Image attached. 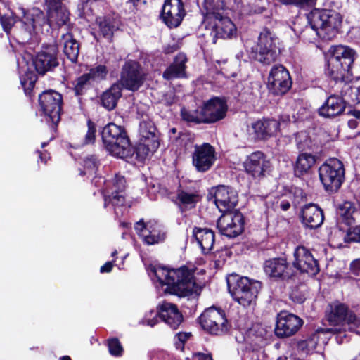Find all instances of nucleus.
<instances>
[{
  "label": "nucleus",
  "mask_w": 360,
  "mask_h": 360,
  "mask_svg": "<svg viewBox=\"0 0 360 360\" xmlns=\"http://www.w3.org/2000/svg\"><path fill=\"white\" fill-rule=\"evenodd\" d=\"M153 273L165 293L179 297L198 296L202 289V284L196 282L193 272L186 267L169 269L158 266L154 268Z\"/></svg>",
  "instance_id": "f257e3e1"
},
{
  "label": "nucleus",
  "mask_w": 360,
  "mask_h": 360,
  "mask_svg": "<svg viewBox=\"0 0 360 360\" xmlns=\"http://www.w3.org/2000/svg\"><path fill=\"white\" fill-rule=\"evenodd\" d=\"M45 3L47 6L46 20L39 8H34L27 11L24 8H20L22 14L21 21L30 34L46 22L50 26H61L65 25L69 20L70 13L67 8V0H45Z\"/></svg>",
  "instance_id": "f03ea898"
},
{
  "label": "nucleus",
  "mask_w": 360,
  "mask_h": 360,
  "mask_svg": "<svg viewBox=\"0 0 360 360\" xmlns=\"http://www.w3.org/2000/svg\"><path fill=\"white\" fill-rule=\"evenodd\" d=\"M326 75L335 82H348L352 78V66L356 52L349 46H332L327 54Z\"/></svg>",
  "instance_id": "7ed1b4c3"
},
{
  "label": "nucleus",
  "mask_w": 360,
  "mask_h": 360,
  "mask_svg": "<svg viewBox=\"0 0 360 360\" xmlns=\"http://www.w3.org/2000/svg\"><path fill=\"white\" fill-rule=\"evenodd\" d=\"M307 18L311 30L319 38L324 40L334 38L342 23L340 14L333 10L315 9Z\"/></svg>",
  "instance_id": "20e7f679"
},
{
  "label": "nucleus",
  "mask_w": 360,
  "mask_h": 360,
  "mask_svg": "<svg viewBox=\"0 0 360 360\" xmlns=\"http://www.w3.org/2000/svg\"><path fill=\"white\" fill-rule=\"evenodd\" d=\"M229 292L233 299L244 307L255 304L261 283L248 277L232 276L227 279Z\"/></svg>",
  "instance_id": "39448f33"
},
{
  "label": "nucleus",
  "mask_w": 360,
  "mask_h": 360,
  "mask_svg": "<svg viewBox=\"0 0 360 360\" xmlns=\"http://www.w3.org/2000/svg\"><path fill=\"white\" fill-rule=\"evenodd\" d=\"M101 134L105 148L112 155L124 158L131 153L129 138L122 127L109 123Z\"/></svg>",
  "instance_id": "423d86ee"
},
{
  "label": "nucleus",
  "mask_w": 360,
  "mask_h": 360,
  "mask_svg": "<svg viewBox=\"0 0 360 360\" xmlns=\"http://www.w3.org/2000/svg\"><path fill=\"white\" fill-rule=\"evenodd\" d=\"M319 175L326 191L336 192L340 188L345 177L343 164L337 158H330L320 166Z\"/></svg>",
  "instance_id": "0eeeda50"
},
{
  "label": "nucleus",
  "mask_w": 360,
  "mask_h": 360,
  "mask_svg": "<svg viewBox=\"0 0 360 360\" xmlns=\"http://www.w3.org/2000/svg\"><path fill=\"white\" fill-rule=\"evenodd\" d=\"M278 39L269 29H264L259 34L254 58L256 60L269 65L274 62L278 54Z\"/></svg>",
  "instance_id": "6e6552de"
},
{
  "label": "nucleus",
  "mask_w": 360,
  "mask_h": 360,
  "mask_svg": "<svg viewBox=\"0 0 360 360\" xmlns=\"http://www.w3.org/2000/svg\"><path fill=\"white\" fill-rule=\"evenodd\" d=\"M200 323L205 330L212 335H221L229 330L224 311L214 307L204 311L200 316Z\"/></svg>",
  "instance_id": "1a4fd4ad"
},
{
  "label": "nucleus",
  "mask_w": 360,
  "mask_h": 360,
  "mask_svg": "<svg viewBox=\"0 0 360 360\" xmlns=\"http://www.w3.org/2000/svg\"><path fill=\"white\" fill-rule=\"evenodd\" d=\"M155 127L149 119H143L139 124L141 143L137 147L139 155L147 156L154 153L159 147V142L155 134Z\"/></svg>",
  "instance_id": "9d476101"
},
{
  "label": "nucleus",
  "mask_w": 360,
  "mask_h": 360,
  "mask_svg": "<svg viewBox=\"0 0 360 360\" xmlns=\"http://www.w3.org/2000/svg\"><path fill=\"white\" fill-rule=\"evenodd\" d=\"M39 101L43 112L50 121L54 124H58L60 120L61 94L53 90L46 91L39 96Z\"/></svg>",
  "instance_id": "9b49d317"
},
{
  "label": "nucleus",
  "mask_w": 360,
  "mask_h": 360,
  "mask_svg": "<svg viewBox=\"0 0 360 360\" xmlns=\"http://www.w3.org/2000/svg\"><path fill=\"white\" fill-rule=\"evenodd\" d=\"M243 214L238 210L224 213L217 221L220 233L229 238L240 235L243 231Z\"/></svg>",
  "instance_id": "f8f14e48"
},
{
  "label": "nucleus",
  "mask_w": 360,
  "mask_h": 360,
  "mask_svg": "<svg viewBox=\"0 0 360 360\" xmlns=\"http://www.w3.org/2000/svg\"><path fill=\"white\" fill-rule=\"evenodd\" d=\"M290 74L281 65H274L268 77V88L275 95H283L291 87Z\"/></svg>",
  "instance_id": "ddd939ff"
},
{
  "label": "nucleus",
  "mask_w": 360,
  "mask_h": 360,
  "mask_svg": "<svg viewBox=\"0 0 360 360\" xmlns=\"http://www.w3.org/2000/svg\"><path fill=\"white\" fill-rule=\"evenodd\" d=\"M143 82V75L139 65L134 61H129L122 68L120 85L127 90L135 91Z\"/></svg>",
  "instance_id": "4468645a"
},
{
  "label": "nucleus",
  "mask_w": 360,
  "mask_h": 360,
  "mask_svg": "<svg viewBox=\"0 0 360 360\" xmlns=\"http://www.w3.org/2000/svg\"><path fill=\"white\" fill-rule=\"evenodd\" d=\"M186 15L181 0H165L162 8L161 18L170 28L178 27Z\"/></svg>",
  "instance_id": "2eb2a0df"
},
{
  "label": "nucleus",
  "mask_w": 360,
  "mask_h": 360,
  "mask_svg": "<svg viewBox=\"0 0 360 360\" xmlns=\"http://www.w3.org/2000/svg\"><path fill=\"white\" fill-rule=\"evenodd\" d=\"M135 230L148 245L162 242L165 238V232L162 226L155 221L144 223L141 219L136 223Z\"/></svg>",
  "instance_id": "dca6fc26"
},
{
  "label": "nucleus",
  "mask_w": 360,
  "mask_h": 360,
  "mask_svg": "<svg viewBox=\"0 0 360 360\" xmlns=\"http://www.w3.org/2000/svg\"><path fill=\"white\" fill-rule=\"evenodd\" d=\"M303 323L302 320L297 316L281 311L277 316L275 333L279 338L290 337L298 331Z\"/></svg>",
  "instance_id": "f3484780"
},
{
  "label": "nucleus",
  "mask_w": 360,
  "mask_h": 360,
  "mask_svg": "<svg viewBox=\"0 0 360 360\" xmlns=\"http://www.w3.org/2000/svg\"><path fill=\"white\" fill-rule=\"evenodd\" d=\"M294 266L302 273L315 276L319 272L318 262L309 250L304 246H298L294 252Z\"/></svg>",
  "instance_id": "a211bd4d"
},
{
  "label": "nucleus",
  "mask_w": 360,
  "mask_h": 360,
  "mask_svg": "<svg viewBox=\"0 0 360 360\" xmlns=\"http://www.w3.org/2000/svg\"><path fill=\"white\" fill-rule=\"evenodd\" d=\"M192 158L195 169L198 172H205L211 168L216 160L215 149L207 143L196 145Z\"/></svg>",
  "instance_id": "6ab92c4d"
},
{
  "label": "nucleus",
  "mask_w": 360,
  "mask_h": 360,
  "mask_svg": "<svg viewBox=\"0 0 360 360\" xmlns=\"http://www.w3.org/2000/svg\"><path fill=\"white\" fill-rule=\"evenodd\" d=\"M243 166L248 174L255 179H259L265 176L271 167V163L263 153L256 151L246 158Z\"/></svg>",
  "instance_id": "aec40b11"
},
{
  "label": "nucleus",
  "mask_w": 360,
  "mask_h": 360,
  "mask_svg": "<svg viewBox=\"0 0 360 360\" xmlns=\"http://www.w3.org/2000/svg\"><path fill=\"white\" fill-rule=\"evenodd\" d=\"M214 202L221 212H232L238 203L237 192L231 187L219 186L214 188Z\"/></svg>",
  "instance_id": "412c9836"
},
{
  "label": "nucleus",
  "mask_w": 360,
  "mask_h": 360,
  "mask_svg": "<svg viewBox=\"0 0 360 360\" xmlns=\"http://www.w3.org/2000/svg\"><path fill=\"white\" fill-rule=\"evenodd\" d=\"M327 318L333 324H338L342 321L354 326L360 324V320L355 314L348 310L346 305L339 302H335L328 306Z\"/></svg>",
  "instance_id": "4be33fe9"
},
{
  "label": "nucleus",
  "mask_w": 360,
  "mask_h": 360,
  "mask_svg": "<svg viewBox=\"0 0 360 360\" xmlns=\"http://www.w3.org/2000/svg\"><path fill=\"white\" fill-rule=\"evenodd\" d=\"M39 74L44 75L58 65L57 48L55 46L44 47L37 55L33 62Z\"/></svg>",
  "instance_id": "5701e85b"
},
{
  "label": "nucleus",
  "mask_w": 360,
  "mask_h": 360,
  "mask_svg": "<svg viewBox=\"0 0 360 360\" xmlns=\"http://www.w3.org/2000/svg\"><path fill=\"white\" fill-rule=\"evenodd\" d=\"M202 108L206 123H214L224 119L228 110L226 101L219 97L206 101Z\"/></svg>",
  "instance_id": "b1692460"
},
{
  "label": "nucleus",
  "mask_w": 360,
  "mask_h": 360,
  "mask_svg": "<svg viewBox=\"0 0 360 360\" xmlns=\"http://www.w3.org/2000/svg\"><path fill=\"white\" fill-rule=\"evenodd\" d=\"M159 317L172 329L176 330L183 321V316L176 305L163 302L158 306Z\"/></svg>",
  "instance_id": "393cba45"
},
{
  "label": "nucleus",
  "mask_w": 360,
  "mask_h": 360,
  "mask_svg": "<svg viewBox=\"0 0 360 360\" xmlns=\"http://www.w3.org/2000/svg\"><path fill=\"white\" fill-rule=\"evenodd\" d=\"M112 186L111 195H104V206L107 207L110 202L112 203V205L115 208V214L118 215V209L120 207L123 206L125 202V198L122 193L125 188V180L124 177L120 175H115Z\"/></svg>",
  "instance_id": "a878e982"
},
{
  "label": "nucleus",
  "mask_w": 360,
  "mask_h": 360,
  "mask_svg": "<svg viewBox=\"0 0 360 360\" xmlns=\"http://www.w3.org/2000/svg\"><path fill=\"white\" fill-rule=\"evenodd\" d=\"M265 274L274 278H289L291 275L290 268L284 258H274L266 260L264 264Z\"/></svg>",
  "instance_id": "bb28decb"
},
{
  "label": "nucleus",
  "mask_w": 360,
  "mask_h": 360,
  "mask_svg": "<svg viewBox=\"0 0 360 360\" xmlns=\"http://www.w3.org/2000/svg\"><path fill=\"white\" fill-rule=\"evenodd\" d=\"M302 222L309 229H316L323 222V213L322 210L316 204L305 205L302 209Z\"/></svg>",
  "instance_id": "cd10ccee"
},
{
  "label": "nucleus",
  "mask_w": 360,
  "mask_h": 360,
  "mask_svg": "<svg viewBox=\"0 0 360 360\" xmlns=\"http://www.w3.org/2000/svg\"><path fill=\"white\" fill-rule=\"evenodd\" d=\"M213 23L214 30L217 37L222 39H231L236 34V27L234 23L223 15V13L207 20Z\"/></svg>",
  "instance_id": "c85d7f7f"
},
{
  "label": "nucleus",
  "mask_w": 360,
  "mask_h": 360,
  "mask_svg": "<svg viewBox=\"0 0 360 360\" xmlns=\"http://www.w3.org/2000/svg\"><path fill=\"white\" fill-rule=\"evenodd\" d=\"M346 102L337 95H330L319 108V114L325 117H334L341 115L345 110Z\"/></svg>",
  "instance_id": "c756f323"
},
{
  "label": "nucleus",
  "mask_w": 360,
  "mask_h": 360,
  "mask_svg": "<svg viewBox=\"0 0 360 360\" xmlns=\"http://www.w3.org/2000/svg\"><path fill=\"white\" fill-rule=\"evenodd\" d=\"M279 128V122L276 120H258L252 124L255 138L265 139L276 134Z\"/></svg>",
  "instance_id": "7c9ffc66"
},
{
  "label": "nucleus",
  "mask_w": 360,
  "mask_h": 360,
  "mask_svg": "<svg viewBox=\"0 0 360 360\" xmlns=\"http://www.w3.org/2000/svg\"><path fill=\"white\" fill-rule=\"evenodd\" d=\"M193 235L205 254L210 252L214 243V232L208 229L195 228Z\"/></svg>",
  "instance_id": "2f4dec72"
},
{
  "label": "nucleus",
  "mask_w": 360,
  "mask_h": 360,
  "mask_svg": "<svg viewBox=\"0 0 360 360\" xmlns=\"http://www.w3.org/2000/svg\"><path fill=\"white\" fill-rule=\"evenodd\" d=\"M186 60L187 58L184 53L178 54L174 63L164 72V78L166 79H172L184 77L185 75V63Z\"/></svg>",
  "instance_id": "473e14b6"
},
{
  "label": "nucleus",
  "mask_w": 360,
  "mask_h": 360,
  "mask_svg": "<svg viewBox=\"0 0 360 360\" xmlns=\"http://www.w3.org/2000/svg\"><path fill=\"white\" fill-rule=\"evenodd\" d=\"M122 96V88L118 83H115L106 90L101 96V103L108 110L114 109L117 101Z\"/></svg>",
  "instance_id": "72a5a7b5"
},
{
  "label": "nucleus",
  "mask_w": 360,
  "mask_h": 360,
  "mask_svg": "<svg viewBox=\"0 0 360 360\" xmlns=\"http://www.w3.org/2000/svg\"><path fill=\"white\" fill-rule=\"evenodd\" d=\"M62 41L65 55L72 63L77 62L79 52V43L73 38L72 34L70 32L62 35Z\"/></svg>",
  "instance_id": "f704fd0d"
},
{
  "label": "nucleus",
  "mask_w": 360,
  "mask_h": 360,
  "mask_svg": "<svg viewBox=\"0 0 360 360\" xmlns=\"http://www.w3.org/2000/svg\"><path fill=\"white\" fill-rule=\"evenodd\" d=\"M227 4L224 0H205L202 13L205 20H210L215 16L223 13Z\"/></svg>",
  "instance_id": "c9c22d12"
},
{
  "label": "nucleus",
  "mask_w": 360,
  "mask_h": 360,
  "mask_svg": "<svg viewBox=\"0 0 360 360\" xmlns=\"http://www.w3.org/2000/svg\"><path fill=\"white\" fill-rule=\"evenodd\" d=\"M315 163L316 158L314 155L307 153L300 154L294 166L295 175L300 176L307 174Z\"/></svg>",
  "instance_id": "e433bc0d"
},
{
  "label": "nucleus",
  "mask_w": 360,
  "mask_h": 360,
  "mask_svg": "<svg viewBox=\"0 0 360 360\" xmlns=\"http://www.w3.org/2000/svg\"><path fill=\"white\" fill-rule=\"evenodd\" d=\"M199 200L197 192L180 190L177 193L176 202L181 209L193 207Z\"/></svg>",
  "instance_id": "4c0bfd02"
},
{
  "label": "nucleus",
  "mask_w": 360,
  "mask_h": 360,
  "mask_svg": "<svg viewBox=\"0 0 360 360\" xmlns=\"http://www.w3.org/2000/svg\"><path fill=\"white\" fill-rule=\"evenodd\" d=\"M96 24L98 27V32L105 38L110 39L113 32L118 28V23L110 18H98Z\"/></svg>",
  "instance_id": "58836bf2"
},
{
  "label": "nucleus",
  "mask_w": 360,
  "mask_h": 360,
  "mask_svg": "<svg viewBox=\"0 0 360 360\" xmlns=\"http://www.w3.org/2000/svg\"><path fill=\"white\" fill-rule=\"evenodd\" d=\"M338 214L345 224L352 225L354 223L359 212L352 202L346 201L340 205Z\"/></svg>",
  "instance_id": "ea45409f"
},
{
  "label": "nucleus",
  "mask_w": 360,
  "mask_h": 360,
  "mask_svg": "<svg viewBox=\"0 0 360 360\" xmlns=\"http://www.w3.org/2000/svg\"><path fill=\"white\" fill-rule=\"evenodd\" d=\"M203 111L204 110L202 107L192 110L183 109L181 110V116L182 118L187 122L195 123H206Z\"/></svg>",
  "instance_id": "a19ab883"
},
{
  "label": "nucleus",
  "mask_w": 360,
  "mask_h": 360,
  "mask_svg": "<svg viewBox=\"0 0 360 360\" xmlns=\"http://www.w3.org/2000/svg\"><path fill=\"white\" fill-rule=\"evenodd\" d=\"M92 80L100 81L105 79L108 73L107 67L104 65H98L89 71Z\"/></svg>",
  "instance_id": "79ce46f5"
},
{
  "label": "nucleus",
  "mask_w": 360,
  "mask_h": 360,
  "mask_svg": "<svg viewBox=\"0 0 360 360\" xmlns=\"http://www.w3.org/2000/svg\"><path fill=\"white\" fill-rule=\"evenodd\" d=\"M158 310L157 311L150 310L146 313L143 319L141 321L142 324L153 327L158 323Z\"/></svg>",
  "instance_id": "37998d69"
},
{
  "label": "nucleus",
  "mask_w": 360,
  "mask_h": 360,
  "mask_svg": "<svg viewBox=\"0 0 360 360\" xmlns=\"http://www.w3.org/2000/svg\"><path fill=\"white\" fill-rule=\"evenodd\" d=\"M108 349L111 355L118 356L122 355L123 348L117 338H112L108 340Z\"/></svg>",
  "instance_id": "c03bdc74"
},
{
  "label": "nucleus",
  "mask_w": 360,
  "mask_h": 360,
  "mask_svg": "<svg viewBox=\"0 0 360 360\" xmlns=\"http://www.w3.org/2000/svg\"><path fill=\"white\" fill-rule=\"evenodd\" d=\"M280 2L285 5H295L304 8L314 6L316 0H280Z\"/></svg>",
  "instance_id": "a18cd8bd"
},
{
  "label": "nucleus",
  "mask_w": 360,
  "mask_h": 360,
  "mask_svg": "<svg viewBox=\"0 0 360 360\" xmlns=\"http://www.w3.org/2000/svg\"><path fill=\"white\" fill-rule=\"evenodd\" d=\"M91 80H92V77L89 72L84 74L80 77H79L77 80V84L75 87L77 94H81L84 86L89 84Z\"/></svg>",
  "instance_id": "49530a36"
},
{
  "label": "nucleus",
  "mask_w": 360,
  "mask_h": 360,
  "mask_svg": "<svg viewBox=\"0 0 360 360\" xmlns=\"http://www.w3.org/2000/svg\"><path fill=\"white\" fill-rule=\"evenodd\" d=\"M97 168V162L94 156L88 157L84 160V173L94 174Z\"/></svg>",
  "instance_id": "de8ad7c7"
},
{
  "label": "nucleus",
  "mask_w": 360,
  "mask_h": 360,
  "mask_svg": "<svg viewBox=\"0 0 360 360\" xmlns=\"http://www.w3.org/2000/svg\"><path fill=\"white\" fill-rule=\"evenodd\" d=\"M349 96L354 103H360V79L356 85L349 87Z\"/></svg>",
  "instance_id": "09e8293b"
},
{
  "label": "nucleus",
  "mask_w": 360,
  "mask_h": 360,
  "mask_svg": "<svg viewBox=\"0 0 360 360\" xmlns=\"http://www.w3.org/2000/svg\"><path fill=\"white\" fill-rule=\"evenodd\" d=\"M191 336V333H179L175 336V345L177 349H182L184 343Z\"/></svg>",
  "instance_id": "8fccbe9b"
},
{
  "label": "nucleus",
  "mask_w": 360,
  "mask_h": 360,
  "mask_svg": "<svg viewBox=\"0 0 360 360\" xmlns=\"http://www.w3.org/2000/svg\"><path fill=\"white\" fill-rule=\"evenodd\" d=\"M96 136V128L95 124L91 122L88 121V131L85 136L84 142L86 144L91 143L94 141Z\"/></svg>",
  "instance_id": "3c124183"
},
{
  "label": "nucleus",
  "mask_w": 360,
  "mask_h": 360,
  "mask_svg": "<svg viewBox=\"0 0 360 360\" xmlns=\"http://www.w3.org/2000/svg\"><path fill=\"white\" fill-rule=\"evenodd\" d=\"M0 22L4 31L8 33L15 21L12 17L4 15L0 17Z\"/></svg>",
  "instance_id": "603ef678"
},
{
  "label": "nucleus",
  "mask_w": 360,
  "mask_h": 360,
  "mask_svg": "<svg viewBox=\"0 0 360 360\" xmlns=\"http://www.w3.org/2000/svg\"><path fill=\"white\" fill-rule=\"evenodd\" d=\"M326 330L325 329H318L316 333H314L309 339L307 340V345L311 348H315L316 345V341L319 339V336L321 333H325Z\"/></svg>",
  "instance_id": "864d4df0"
},
{
  "label": "nucleus",
  "mask_w": 360,
  "mask_h": 360,
  "mask_svg": "<svg viewBox=\"0 0 360 360\" xmlns=\"http://www.w3.org/2000/svg\"><path fill=\"white\" fill-rule=\"evenodd\" d=\"M349 270L355 276L360 275V258L356 259L350 263Z\"/></svg>",
  "instance_id": "5fc2aeb1"
},
{
  "label": "nucleus",
  "mask_w": 360,
  "mask_h": 360,
  "mask_svg": "<svg viewBox=\"0 0 360 360\" xmlns=\"http://www.w3.org/2000/svg\"><path fill=\"white\" fill-rule=\"evenodd\" d=\"M349 237L350 240L360 243V225L349 231Z\"/></svg>",
  "instance_id": "6e6d98bb"
},
{
  "label": "nucleus",
  "mask_w": 360,
  "mask_h": 360,
  "mask_svg": "<svg viewBox=\"0 0 360 360\" xmlns=\"http://www.w3.org/2000/svg\"><path fill=\"white\" fill-rule=\"evenodd\" d=\"M193 360H213L211 354L207 353H202V352H196L193 354L192 356Z\"/></svg>",
  "instance_id": "4d7b16f0"
},
{
  "label": "nucleus",
  "mask_w": 360,
  "mask_h": 360,
  "mask_svg": "<svg viewBox=\"0 0 360 360\" xmlns=\"http://www.w3.org/2000/svg\"><path fill=\"white\" fill-rule=\"evenodd\" d=\"M112 266H113L112 262H106L104 265H103L101 267L100 271L101 273L110 272L112 270Z\"/></svg>",
  "instance_id": "13d9d810"
},
{
  "label": "nucleus",
  "mask_w": 360,
  "mask_h": 360,
  "mask_svg": "<svg viewBox=\"0 0 360 360\" xmlns=\"http://www.w3.org/2000/svg\"><path fill=\"white\" fill-rule=\"evenodd\" d=\"M280 207L283 211H287L290 207V203L288 200H282L280 203Z\"/></svg>",
  "instance_id": "bf43d9fd"
},
{
  "label": "nucleus",
  "mask_w": 360,
  "mask_h": 360,
  "mask_svg": "<svg viewBox=\"0 0 360 360\" xmlns=\"http://www.w3.org/2000/svg\"><path fill=\"white\" fill-rule=\"evenodd\" d=\"M348 125L350 128L354 129L356 127V120H349L348 121Z\"/></svg>",
  "instance_id": "052dcab7"
},
{
  "label": "nucleus",
  "mask_w": 360,
  "mask_h": 360,
  "mask_svg": "<svg viewBox=\"0 0 360 360\" xmlns=\"http://www.w3.org/2000/svg\"><path fill=\"white\" fill-rule=\"evenodd\" d=\"M297 147L300 150H305L308 148V146H305L303 143H302L301 142H297Z\"/></svg>",
  "instance_id": "680f3d73"
},
{
  "label": "nucleus",
  "mask_w": 360,
  "mask_h": 360,
  "mask_svg": "<svg viewBox=\"0 0 360 360\" xmlns=\"http://www.w3.org/2000/svg\"><path fill=\"white\" fill-rule=\"evenodd\" d=\"M60 360H71V359L68 356H64L60 358Z\"/></svg>",
  "instance_id": "e2e57ef3"
},
{
  "label": "nucleus",
  "mask_w": 360,
  "mask_h": 360,
  "mask_svg": "<svg viewBox=\"0 0 360 360\" xmlns=\"http://www.w3.org/2000/svg\"><path fill=\"white\" fill-rule=\"evenodd\" d=\"M276 360H288L286 356H279Z\"/></svg>",
  "instance_id": "0e129e2a"
},
{
  "label": "nucleus",
  "mask_w": 360,
  "mask_h": 360,
  "mask_svg": "<svg viewBox=\"0 0 360 360\" xmlns=\"http://www.w3.org/2000/svg\"><path fill=\"white\" fill-rule=\"evenodd\" d=\"M117 254V251H114L112 253V256H115V255Z\"/></svg>",
  "instance_id": "69168bd1"
},
{
  "label": "nucleus",
  "mask_w": 360,
  "mask_h": 360,
  "mask_svg": "<svg viewBox=\"0 0 360 360\" xmlns=\"http://www.w3.org/2000/svg\"><path fill=\"white\" fill-rule=\"evenodd\" d=\"M21 83H22V84L23 86H25V81H21Z\"/></svg>",
  "instance_id": "338daca9"
},
{
  "label": "nucleus",
  "mask_w": 360,
  "mask_h": 360,
  "mask_svg": "<svg viewBox=\"0 0 360 360\" xmlns=\"http://www.w3.org/2000/svg\"><path fill=\"white\" fill-rule=\"evenodd\" d=\"M33 83H34V82H33L32 81H31V82H30V84L31 86H32V85H33Z\"/></svg>",
  "instance_id": "774afa93"
}]
</instances>
